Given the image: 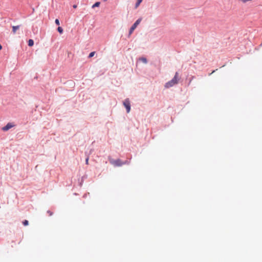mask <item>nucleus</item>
I'll list each match as a JSON object with an SVG mask.
<instances>
[{
  "instance_id": "4",
  "label": "nucleus",
  "mask_w": 262,
  "mask_h": 262,
  "mask_svg": "<svg viewBox=\"0 0 262 262\" xmlns=\"http://www.w3.org/2000/svg\"><path fill=\"white\" fill-rule=\"evenodd\" d=\"M126 162H122V161L120 159H117L116 160L112 162V164L116 166H122L123 164H125Z\"/></svg>"
},
{
  "instance_id": "5",
  "label": "nucleus",
  "mask_w": 262,
  "mask_h": 262,
  "mask_svg": "<svg viewBox=\"0 0 262 262\" xmlns=\"http://www.w3.org/2000/svg\"><path fill=\"white\" fill-rule=\"evenodd\" d=\"M13 126L14 125L12 123H8L6 126L2 128V130L3 131H7L8 130L12 128Z\"/></svg>"
},
{
  "instance_id": "20",
  "label": "nucleus",
  "mask_w": 262,
  "mask_h": 262,
  "mask_svg": "<svg viewBox=\"0 0 262 262\" xmlns=\"http://www.w3.org/2000/svg\"><path fill=\"white\" fill-rule=\"evenodd\" d=\"M2 49V46H1V45L0 44V50Z\"/></svg>"
},
{
  "instance_id": "19",
  "label": "nucleus",
  "mask_w": 262,
  "mask_h": 262,
  "mask_svg": "<svg viewBox=\"0 0 262 262\" xmlns=\"http://www.w3.org/2000/svg\"><path fill=\"white\" fill-rule=\"evenodd\" d=\"M143 0H137L138 2H139V3H141L142 2Z\"/></svg>"
},
{
  "instance_id": "9",
  "label": "nucleus",
  "mask_w": 262,
  "mask_h": 262,
  "mask_svg": "<svg viewBox=\"0 0 262 262\" xmlns=\"http://www.w3.org/2000/svg\"><path fill=\"white\" fill-rule=\"evenodd\" d=\"M100 3L98 2H96L95 3L93 6H92V8H94L95 7H99L100 6Z\"/></svg>"
},
{
  "instance_id": "6",
  "label": "nucleus",
  "mask_w": 262,
  "mask_h": 262,
  "mask_svg": "<svg viewBox=\"0 0 262 262\" xmlns=\"http://www.w3.org/2000/svg\"><path fill=\"white\" fill-rule=\"evenodd\" d=\"M19 28V26H13L12 27V32L14 34H15L16 32V30L17 29H18Z\"/></svg>"
},
{
  "instance_id": "10",
  "label": "nucleus",
  "mask_w": 262,
  "mask_h": 262,
  "mask_svg": "<svg viewBox=\"0 0 262 262\" xmlns=\"http://www.w3.org/2000/svg\"><path fill=\"white\" fill-rule=\"evenodd\" d=\"M95 54V52H92L91 53H90V54L89 55V58H91V57H93Z\"/></svg>"
},
{
  "instance_id": "2",
  "label": "nucleus",
  "mask_w": 262,
  "mask_h": 262,
  "mask_svg": "<svg viewBox=\"0 0 262 262\" xmlns=\"http://www.w3.org/2000/svg\"><path fill=\"white\" fill-rule=\"evenodd\" d=\"M141 21V18H139L138 19H137L136 21V22L131 27V28H130L129 31V36H130L132 34V33L133 32L134 30L136 28L137 26L140 23Z\"/></svg>"
},
{
  "instance_id": "1",
  "label": "nucleus",
  "mask_w": 262,
  "mask_h": 262,
  "mask_svg": "<svg viewBox=\"0 0 262 262\" xmlns=\"http://www.w3.org/2000/svg\"><path fill=\"white\" fill-rule=\"evenodd\" d=\"M179 80V74L178 72H176L175 73L174 77L172 79V80L168 81L165 84V87L166 88H169L173 86L174 85L177 84L178 83Z\"/></svg>"
},
{
  "instance_id": "3",
  "label": "nucleus",
  "mask_w": 262,
  "mask_h": 262,
  "mask_svg": "<svg viewBox=\"0 0 262 262\" xmlns=\"http://www.w3.org/2000/svg\"><path fill=\"white\" fill-rule=\"evenodd\" d=\"M123 105L126 108L127 113H129L130 110V102L128 99H126L123 102Z\"/></svg>"
},
{
  "instance_id": "12",
  "label": "nucleus",
  "mask_w": 262,
  "mask_h": 262,
  "mask_svg": "<svg viewBox=\"0 0 262 262\" xmlns=\"http://www.w3.org/2000/svg\"><path fill=\"white\" fill-rule=\"evenodd\" d=\"M23 224L24 226H27L29 224V222L27 220H25L23 221Z\"/></svg>"
},
{
  "instance_id": "16",
  "label": "nucleus",
  "mask_w": 262,
  "mask_h": 262,
  "mask_svg": "<svg viewBox=\"0 0 262 262\" xmlns=\"http://www.w3.org/2000/svg\"><path fill=\"white\" fill-rule=\"evenodd\" d=\"M47 213L49 214V215L50 216H51V215H52V214H53V213H52L51 211H50V210H48V211H47Z\"/></svg>"
},
{
  "instance_id": "13",
  "label": "nucleus",
  "mask_w": 262,
  "mask_h": 262,
  "mask_svg": "<svg viewBox=\"0 0 262 262\" xmlns=\"http://www.w3.org/2000/svg\"><path fill=\"white\" fill-rule=\"evenodd\" d=\"M140 4H141L140 3H139V2L137 1V3L135 4V8L136 9L137 8L139 7V6L140 5Z\"/></svg>"
},
{
  "instance_id": "11",
  "label": "nucleus",
  "mask_w": 262,
  "mask_h": 262,
  "mask_svg": "<svg viewBox=\"0 0 262 262\" xmlns=\"http://www.w3.org/2000/svg\"><path fill=\"white\" fill-rule=\"evenodd\" d=\"M57 30L60 33H62L63 32V29L61 27H58V28H57Z\"/></svg>"
},
{
  "instance_id": "18",
  "label": "nucleus",
  "mask_w": 262,
  "mask_h": 262,
  "mask_svg": "<svg viewBox=\"0 0 262 262\" xmlns=\"http://www.w3.org/2000/svg\"><path fill=\"white\" fill-rule=\"evenodd\" d=\"M88 161H89V159H88V158H87V159H86V161H85V162H86V164H88Z\"/></svg>"
},
{
  "instance_id": "17",
  "label": "nucleus",
  "mask_w": 262,
  "mask_h": 262,
  "mask_svg": "<svg viewBox=\"0 0 262 262\" xmlns=\"http://www.w3.org/2000/svg\"><path fill=\"white\" fill-rule=\"evenodd\" d=\"M77 5H74L73 6V7L74 8H75H75H77Z\"/></svg>"
},
{
  "instance_id": "8",
  "label": "nucleus",
  "mask_w": 262,
  "mask_h": 262,
  "mask_svg": "<svg viewBox=\"0 0 262 262\" xmlns=\"http://www.w3.org/2000/svg\"><path fill=\"white\" fill-rule=\"evenodd\" d=\"M34 45V41L33 40L30 39L28 41V46L30 47L33 46Z\"/></svg>"
},
{
  "instance_id": "14",
  "label": "nucleus",
  "mask_w": 262,
  "mask_h": 262,
  "mask_svg": "<svg viewBox=\"0 0 262 262\" xmlns=\"http://www.w3.org/2000/svg\"><path fill=\"white\" fill-rule=\"evenodd\" d=\"M55 23L58 26L60 25L59 20L58 19H55Z\"/></svg>"
},
{
  "instance_id": "15",
  "label": "nucleus",
  "mask_w": 262,
  "mask_h": 262,
  "mask_svg": "<svg viewBox=\"0 0 262 262\" xmlns=\"http://www.w3.org/2000/svg\"><path fill=\"white\" fill-rule=\"evenodd\" d=\"M238 1L241 2L243 3H246L247 2H248V0H238Z\"/></svg>"
},
{
  "instance_id": "7",
  "label": "nucleus",
  "mask_w": 262,
  "mask_h": 262,
  "mask_svg": "<svg viewBox=\"0 0 262 262\" xmlns=\"http://www.w3.org/2000/svg\"><path fill=\"white\" fill-rule=\"evenodd\" d=\"M139 60L143 62L144 63L146 64L147 63V60L146 58L145 57H141L139 58Z\"/></svg>"
},
{
  "instance_id": "21",
  "label": "nucleus",
  "mask_w": 262,
  "mask_h": 262,
  "mask_svg": "<svg viewBox=\"0 0 262 262\" xmlns=\"http://www.w3.org/2000/svg\"><path fill=\"white\" fill-rule=\"evenodd\" d=\"M215 71V70L213 71L210 74H211L212 73H214Z\"/></svg>"
},
{
  "instance_id": "22",
  "label": "nucleus",
  "mask_w": 262,
  "mask_h": 262,
  "mask_svg": "<svg viewBox=\"0 0 262 262\" xmlns=\"http://www.w3.org/2000/svg\"><path fill=\"white\" fill-rule=\"evenodd\" d=\"M252 1V0H248V2H249V1Z\"/></svg>"
}]
</instances>
